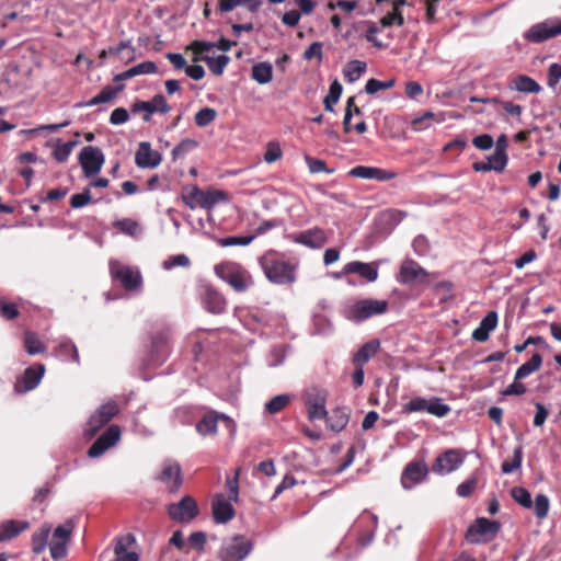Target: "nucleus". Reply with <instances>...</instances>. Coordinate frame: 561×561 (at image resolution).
I'll list each match as a JSON object with an SVG mask.
<instances>
[{
    "label": "nucleus",
    "instance_id": "nucleus-40",
    "mask_svg": "<svg viewBox=\"0 0 561 561\" xmlns=\"http://www.w3.org/2000/svg\"><path fill=\"white\" fill-rule=\"evenodd\" d=\"M343 87L337 79H335L329 89L328 95L323 100L324 108L329 112H334V105L339 102Z\"/></svg>",
    "mask_w": 561,
    "mask_h": 561
},
{
    "label": "nucleus",
    "instance_id": "nucleus-53",
    "mask_svg": "<svg viewBox=\"0 0 561 561\" xmlns=\"http://www.w3.org/2000/svg\"><path fill=\"white\" fill-rule=\"evenodd\" d=\"M394 84H396V80L394 79H389V80H386V81H380V80L371 78V79H369L366 82L365 91L368 94H375V93H377L380 90L391 89V88L394 87Z\"/></svg>",
    "mask_w": 561,
    "mask_h": 561
},
{
    "label": "nucleus",
    "instance_id": "nucleus-24",
    "mask_svg": "<svg viewBox=\"0 0 561 561\" xmlns=\"http://www.w3.org/2000/svg\"><path fill=\"white\" fill-rule=\"evenodd\" d=\"M427 277V272L415 261L405 260L401 264L399 280L402 284L411 285L415 282L423 283Z\"/></svg>",
    "mask_w": 561,
    "mask_h": 561
},
{
    "label": "nucleus",
    "instance_id": "nucleus-64",
    "mask_svg": "<svg viewBox=\"0 0 561 561\" xmlns=\"http://www.w3.org/2000/svg\"><path fill=\"white\" fill-rule=\"evenodd\" d=\"M188 265H190V259L185 254H178V255L171 256L168 260L163 261V263H162L163 268L167 271L172 270L175 266L186 267Z\"/></svg>",
    "mask_w": 561,
    "mask_h": 561
},
{
    "label": "nucleus",
    "instance_id": "nucleus-37",
    "mask_svg": "<svg viewBox=\"0 0 561 561\" xmlns=\"http://www.w3.org/2000/svg\"><path fill=\"white\" fill-rule=\"evenodd\" d=\"M542 357L539 353H535L531 358L520 365L515 373V380H520L528 377L541 367Z\"/></svg>",
    "mask_w": 561,
    "mask_h": 561
},
{
    "label": "nucleus",
    "instance_id": "nucleus-54",
    "mask_svg": "<svg viewBox=\"0 0 561 561\" xmlns=\"http://www.w3.org/2000/svg\"><path fill=\"white\" fill-rule=\"evenodd\" d=\"M535 515L539 519H543L548 516L550 502L547 495L537 494L534 502Z\"/></svg>",
    "mask_w": 561,
    "mask_h": 561
},
{
    "label": "nucleus",
    "instance_id": "nucleus-38",
    "mask_svg": "<svg viewBox=\"0 0 561 561\" xmlns=\"http://www.w3.org/2000/svg\"><path fill=\"white\" fill-rule=\"evenodd\" d=\"M50 530V526L45 524L39 528L38 531L33 534L32 550L34 553L39 554L45 551L48 543Z\"/></svg>",
    "mask_w": 561,
    "mask_h": 561
},
{
    "label": "nucleus",
    "instance_id": "nucleus-63",
    "mask_svg": "<svg viewBox=\"0 0 561 561\" xmlns=\"http://www.w3.org/2000/svg\"><path fill=\"white\" fill-rule=\"evenodd\" d=\"M92 199L90 188H84L82 193L73 194L70 197V206L72 208H81L88 205Z\"/></svg>",
    "mask_w": 561,
    "mask_h": 561
},
{
    "label": "nucleus",
    "instance_id": "nucleus-33",
    "mask_svg": "<svg viewBox=\"0 0 561 561\" xmlns=\"http://www.w3.org/2000/svg\"><path fill=\"white\" fill-rule=\"evenodd\" d=\"M250 12L255 13L262 5V0H219L218 10L221 13L231 12L237 7L245 5Z\"/></svg>",
    "mask_w": 561,
    "mask_h": 561
},
{
    "label": "nucleus",
    "instance_id": "nucleus-36",
    "mask_svg": "<svg viewBox=\"0 0 561 561\" xmlns=\"http://www.w3.org/2000/svg\"><path fill=\"white\" fill-rule=\"evenodd\" d=\"M367 65L362 60H351L348 61L344 69L343 75L347 82L353 83L360 78V76L366 71Z\"/></svg>",
    "mask_w": 561,
    "mask_h": 561
},
{
    "label": "nucleus",
    "instance_id": "nucleus-9",
    "mask_svg": "<svg viewBox=\"0 0 561 561\" xmlns=\"http://www.w3.org/2000/svg\"><path fill=\"white\" fill-rule=\"evenodd\" d=\"M105 162V157L99 147L85 146L79 153V163L85 178L96 175Z\"/></svg>",
    "mask_w": 561,
    "mask_h": 561
},
{
    "label": "nucleus",
    "instance_id": "nucleus-11",
    "mask_svg": "<svg viewBox=\"0 0 561 561\" xmlns=\"http://www.w3.org/2000/svg\"><path fill=\"white\" fill-rule=\"evenodd\" d=\"M75 524L71 519L55 528L49 545L50 556L54 560H60L67 554V545L70 540Z\"/></svg>",
    "mask_w": 561,
    "mask_h": 561
},
{
    "label": "nucleus",
    "instance_id": "nucleus-21",
    "mask_svg": "<svg viewBox=\"0 0 561 561\" xmlns=\"http://www.w3.org/2000/svg\"><path fill=\"white\" fill-rule=\"evenodd\" d=\"M428 473V467L424 461L410 462L402 472L401 483L407 490L412 489L415 484L421 483Z\"/></svg>",
    "mask_w": 561,
    "mask_h": 561
},
{
    "label": "nucleus",
    "instance_id": "nucleus-49",
    "mask_svg": "<svg viewBox=\"0 0 561 561\" xmlns=\"http://www.w3.org/2000/svg\"><path fill=\"white\" fill-rule=\"evenodd\" d=\"M114 227L121 232L135 237L140 232L139 224L133 219L124 218L114 222Z\"/></svg>",
    "mask_w": 561,
    "mask_h": 561
},
{
    "label": "nucleus",
    "instance_id": "nucleus-26",
    "mask_svg": "<svg viewBox=\"0 0 561 561\" xmlns=\"http://www.w3.org/2000/svg\"><path fill=\"white\" fill-rule=\"evenodd\" d=\"M348 174L359 179H374L380 182L389 181L396 178V173L385 169L367 165H357L350 170Z\"/></svg>",
    "mask_w": 561,
    "mask_h": 561
},
{
    "label": "nucleus",
    "instance_id": "nucleus-45",
    "mask_svg": "<svg viewBox=\"0 0 561 561\" xmlns=\"http://www.w3.org/2000/svg\"><path fill=\"white\" fill-rule=\"evenodd\" d=\"M523 460V447L518 445L515 447L513 457L510 460H505L502 463V472L505 474L512 473L522 466Z\"/></svg>",
    "mask_w": 561,
    "mask_h": 561
},
{
    "label": "nucleus",
    "instance_id": "nucleus-16",
    "mask_svg": "<svg viewBox=\"0 0 561 561\" xmlns=\"http://www.w3.org/2000/svg\"><path fill=\"white\" fill-rule=\"evenodd\" d=\"M121 438V428L118 425H111L98 439L90 446L88 456L96 458L102 456L107 449L115 446Z\"/></svg>",
    "mask_w": 561,
    "mask_h": 561
},
{
    "label": "nucleus",
    "instance_id": "nucleus-18",
    "mask_svg": "<svg viewBox=\"0 0 561 561\" xmlns=\"http://www.w3.org/2000/svg\"><path fill=\"white\" fill-rule=\"evenodd\" d=\"M291 240L310 249H321L328 242V234L322 228L313 227L293 234Z\"/></svg>",
    "mask_w": 561,
    "mask_h": 561
},
{
    "label": "nucleus",
    "instance_id": "nucleus-23",
    "mask_svg": "<svg viewBox=\"0 0 561 561\" xmlns=\"http://www.w3.org/2000/svg\"><path fill=\"white\" fill-rule=\"evenodd\" d=\"M136 543V538L133 534H126L115 539L113 561H139V556L130 548Z\"/></svg>",
    "mask_w": 561,
    "mask_h": 561
},
{
    "label": "nucleus",
    "instance_id": "nucleus-57",
    "mask_svg": "<svg viewBox=\"0 0 561 561\" xmlns=\"http://www.w3.org/2000/svg\"><path fill=\"white\" fill-rule=\"evenodd\" d=\"M359 25H364L367 27L365 37L377 48H383L385 45L376 37V34L379 32L377 25L371 21H362Z\"/></svg>",
    "mask_w": 561,
    "mask_h": 561
},
{
    "label": "nucleus",
    "instance_id": "nucleus-29",
    "mask_svg": "<svg viewBox=\"0 0 561 561\" xmlns=\"http://www.w3.org/2000/svg\"><path fill=\"white\" fill-rule=\"evenodd\" d=\"M344 274L356 273L368 282H375L378 277V270L371 264L353 261L347 263L343 268Z\"/></svg>",
    "mask_w": 561,
    "mask_h": 561
},
{
    "label": "nucleus",
    "instance_id": "nucleus-1",
    "mask_svg": "<svg viewBox=\"0 0 561 561\" xmlns=\"http://www.w3.org/2000/svg\"><path fill=\"white\" fill-rule=\"evenodd\" d=\"M259 263L266 278L273 284L288 285L296 280V265L277 252H266Z\"/></svg>",
    "mask_w": 561,
    "mask_h": 561
},
{
    "label": "nucleus",
    "instance_id": "nucleus-15",
    "mask_svg": "<svg viewBox=\"0 0 561 561\" xmlns=\"http://www.w3.org/2000/svg\"><path fill=\"white\" fill-rule=\"evenodd\" d=\"M328 392L324 389H313L306 398L307 412L310 421L324 420L328 416L325 408Z\"/></svg>",
    "mask_w": 561,
    "mask_h": 561
},
{
    "label": "nucleus",
    "instance_id": "nucleus-27",
    "mask_svg": "<svg viewBox=\"0 0 561 561\" xmlns=\"http://www.w3.org/2000/svg\"><path fill=\"white\" fill-rule=\"evenodd\" d=\"M497 313L496 311H489L486 316L480 321L479 327L473 330L471 337L477 342H485L489 340L490 333L497 325Z\"/></svg>",
    "mask_w": 561,
    "mask_h": 561
},
{
    "label": "nucleus",
    "instance_id": "nucleus-42",
    "mask_svg": "<svg viewBox=\"0 0 561 561\" xmlns=\"http://www.w3.org/2000/svg\"><path fill=\"white\" fill-rule=\"evenodd\" d=\"M219 417L227 419L225 415H221V416L206 415V416H204L196 424V431L201 435H204V436L209 435V434H215L217 432V422H218Z\"/></svg>",
    "mask_w": 561,
    "mask_h": 561
},
{
    "label": "nucleus",
    "instance_id": "nucleus-58",
    "mask_svg": "<svg viewBox=\"0 0 561 561\" xmlns=\"http://www.w3.org/2000/svg\"><path fill=\"white\" fill-rule=\"evenodd\" d=\"M380 24L382 27H389L393 24L402 26L404 24L402 11L392 8L391 12L380 19Z\"/></svg>",
    "mask_w": 561,
    "mask_h": 561
},
{
    "label": "nucleus",
    "instance_id": "nucleus-55",
    "mask_svg": "<svg viewBox=\"0 0 561 561\" xmlns=\"http://www.w3.org/2000/svg\"><path fill=\"white\" fill-rule=\"evenodd\" d=\"M254 238L255 236H232L219 239L218 244L220 247H245L249 245L254 240Z\"/></svg>",
    "mask_w": 561,
    "mask_h": 561
},
{
    "label": "nucleus",
    "instance_id": "nucleus-59",
    "mask_svg": "<svg viewBox=\"0 0 561 561\" xmlns=\"http://www.w3.org/2000/svg\"><path fill=\"white\" fill-rule=\"evenodd\" d=\"M477 485H478V479L473 474L457 486L456 493L460 497H469L476 490Z\"/></svg>",
    "mask_w": 561,
    "mask_h": 561
},
{
    "label": "nucleus",
    "instance_id": "nucleus-46",
    "mask_svg": "<svg viewBox=\"0 0 561 561\" xmlns=\"http://www.w3.org/2000/svg\"><path fill=\"white\" fill-rule=\"evenodd\" d=\"M289 402L290 397L288 394H278L266 402L265 409L270 414H276L285 409Z\"/></svg>",
    "mask_w": 561,
    "mask_h": 561
},
{
    "label": "nucleus",
    "instance_id": "nucleus-6",
    "mask_svg": "<svg viewBox=\"0 0 561 561\" xmlns=\"http://www.w3.org/2000/svg\"><path fill=\"white\" fill-rule=\"evenodd\" d=\"M500 529V522L479 517L476 519L474 524L468 528L466 539L471 543L488 542L496 537Z\"/></svg>",
    "mask_w": 561,
    "mask_h": 561
},
{
    "label": "nucleus",
    "instance_id": "nucleus-4",
    "mask_svg": "<svg viewBox=\"0 0 561 561\" xmlns=\"http://www.w3.org/2000/svg\"><path fill=\"white\" fill-rule=\"evenodd\" d=\"M182 199L191 209H195L196 207L211 209L220 202L227 201V194L219 190L203 191L193 186L182 195Z\"/></svg>",
    "mask_w": 561,
    "mask_h": 561
},
{
    "label": "nucleus",
    "instance_id": "nucleus-25",
    "mask_svg": "<svg viewBox=\"0 0 561 561\" xmlns=\"http://www.w3.org/2000/svg\"><path fill=\"white\" fill-rule=\"evenodd\" d=\"M214 520L217 524H226L234 517V508L230 500L224 494H216L211 501Z\"/></svg>",
    "mask_w": 561,
    "mask_h": 561
},
{
    "label": "nucleus",
    "instance_id": "nucleus-43",
    "mask_svg": "<svg viewBox=\"0 0 561 561\" xmlns=\"http://www.w3.org/2000/svg\"><path fill=\"white\" fill-rule=\"evenodd\" d=\"M198 146V142L194 139H183L179 145H176L172 150V159L173 161L183 159L193 151Z\"/></svg>",
    "mask_w": 561,
    "mask_h": 561
},
{
    "label": "nucleus",
    "instance_id": "nucleus-56",
    "mask_svg": "<svg viewBox=\"0 0 561 561\" xmlns=\"http://www.w3.org/2000/svg\"><path fill=\"white\" fill-rule=\"evenodd\" d=\"M508 158L506 153H500L494 151L488 157V163L491 167V171L502 172L506 168Z\"/></svg>",
    "mask_w": 561,
    "mask_h": 561
},
{
    "label": "nucleus",
    "instance_id": "nucleus-20",
    "mask_svg": "<svg viewBox=\"0 0 561 561\" xmlns=\"http://www.w3.org/2000/svg\"><path fill=\"white\" fill-rule=\"evenodd\" d=\"M201 299L205 309L214 314L222 313L227 306L225 297L210 285L202 287Z\"/></svg>",
    "mask_w": 561,
    "mask_h": 561
},
{
    "label": "nucleus",
    "instance_id": "nucleus-34",
    "mask_svg": "<svg viewBox=\"0 0 561 561\" xmlns=\"http://www.w3.org/2000/svg\"><path fill=\"white\" fill-rule=\"evenodd\" d=\"M45 373V366L42 364L31 366L25 369L23 381H24V390L30 391L35 389L38 383L41 382V379L43 378Z\"/></svg>",
    "mask_w": 561,
    "mask_h": 561
},
{
    "label": "nucleus",
    "instance_id": "nucleus-14",
    "mask_svg": "<svg viewBox=\"0 0 561 561\" xmlns=\"http://www.w3.org/2000/svg\"><path fill=\"white\" fill-rule=\"evenodd\" d=\"M465 461V456L458 449H447L440 454L432 466V471L445 476L456 471Z\"/></svg>",
    "mask_w": 561,
    "mask_h": 561
},
{
    "label": "nucleus",
    "instance_id": "nucleus-39",
    "mask_svg": "<svg viewBox=\"0 0 561 561\" xmlns=\"http://www.w3.org/2000/svg\"><path fill=\"white\" fill-rule=\"evenodd\" d=\"M273 78V67L270 62H259L252 67V79L260 84L268 83Z\"/></svg>",
    "mask_w": 561,
    "mask_h": 561
},
{
    "label": "nucleus",
    "instance_id": "nucleus-17",
    "mask_svg": "<svg viewBox=\"0 0 561 561\" xmlns=\"http://www.w3.org/2000/svg\"><path fill=\"white\" fill-rule=\"evenodd\" d=\"M158 480L165 484L171 492H176L183 483L182 470L179 462L170 459L165 460L162 463V470Z\"/></svg>",
    "mask_w": 561,
    "mask_h": 561
},
{
    "label": "nucleus",
    "instance_id": "nucleus-7",
    "mask_svg": "<svg viewBox=\"0 0 561 561\" xmlns=\"http://www.w3.org/2000/svg\"><path fill=\"white\" fill-rule=\"evenodd\" d=\"M112 278L118 280L126 290L138 289L142 284V277L137 268L123 265L117 260L108 263Z\"/></svg>",
    "mask_w": 561,
    "mask_h": 561
},
{
    "label": "nucleus",
    "instance_id": "nucleus-28",
    "mask_svg": "<svg viewBox=\"0 0 561 561\" xmlns=\"http://www.w3.org/2000/svg\"><path fill=\"white\" fill-rule=\"evenodd\" d=\"M508 89L512 91H518L522 93H539L541 91V85L526 75H518L514 79H512L508 83Z\"/></svg>",
    "mask_w": 561,
    "mask_h": 561
},
{
    "label": "nucleus",
    "instance_id": "nucleus-10",
    "mask_svg": "<svg viewBox=\"0 0 561 561\" xmlns=\"http://www.w3.org/2000/svg\"><path fill=\"white\" fill-rule=\"evenodd\" d=\"M561 35V20L547 19L543 22L534 24L524 35L530 43H542L547 39Z\"/></svg>",
    "mask_w": 561,
    "mask_h": 561
},
{
    "label": "nucleus",
    "instance_id": "nucleus-35",
    "mask_svg": "<svg viewBox=\"0 0 561 561\" xmlns=\"http://www.w3.org/2000/svg\"><path fill=\"white\" fill-rule=\"evenodd\" d=\"M125 85L119 83L117 87L105 85L94 98L85 103V106H94L101 103L112 101L117 93L123 91Z\"/></svg>",
    "mask_w": 561,
    "mask_h": 561
},
{
    "label": "nucleus",
    "instance_id": "nucleus-5",
    "mask_svg": "<svg viewBox=\"0 0 561 561\" xmlns=\"http://www.w3.org/2000/svg\"><path fill=\"white\" fill-rule=\"evenodd\" d=\"M118 412L119 408L113 400L100 405L88 420L84 427V436L92 438L102 427L108 424Z\"/></svg>",
    "mask_w": 561,
    "mask_h": 561
},
{
    "label": "nucleus",
    "instance_id": "nucleus-3",
    "mask_svg": "<svg viewBox=\"0 0 561 561\" xmlns=\"http://www.w3.org/2000/svg\"><path fill=\"white\" fill-rule=\"evenodd\" d=\"M388 310V301L385 299H360L344 310L346 319L359 323L374 316L383 314Z\"/></svg>",
    "mask_w": 561,
    "mask_h": 561
},
{
    "label": "nucleus",
    "instance_id": "nucleus-13",
    "mask_svg": "<svg viewBox=\"0 0 561 561\" xmlns=\"http://www.w3.org/2000/svg\"><path fill=\"white\" fill-rule=\"evenodd\" d=\"M171 111L163 94H156L150 101H136L131 105V113L144 112L142 121L149 123L153 113L167 114Z\"/></svg>",
    "mask_w": 561,
    "mask_h": 561
},
{
    "label": "nucleus",
    "instance_id": "nucleus-50",
    "mask_svg": "<svg viewBox=\"0 0 561 561\" xmlns=\"http://www.w3.org/2000/svg\"><path fill=\"white\" fill-rule=\"evenodd\" d=\"M216 110L211 107H204L195 114L194 121L198 127H206L210 123H213L216 119Z\"/></svg>",
    "mask_w": 561,
    "mask_h": 561
},
{
    "label": "nucleus",
    "instance_id": "nucleus-62",
    "mask_svg": "<svg viewBox=\"0 0 561 561\" xmlns=\"http://www.w3.org/2000/svg\"><path fill=\"white\" fill-rule=\"evenodd\" d=\"M187 540L191 547L196 549L199 553H203L205 551L207 537L204 531L192 533Z\"/></svg>",
    "mask_w": 561,
    "mask_h": 561
},
{
    "label": "nucleus",
    "instance_id": "nucleus-61",
    "mask_svg": "<svg viewBox=\"0 0 561 561\" xmlns=\"http://www.w3.org/2000/svg\"><path fill=\"white\" fill-rule=\"evenodd\" d=\"M561 79V65L553 62L548 68L547 84L549 88L554 89Z\"/></svg>",
    "mask_w": 561,
    "mask_h": 561
},
{
    "label": "nucleus",
    "instance_id": "nucleus-31",
    "mask_svg": "<svg viewBox=\"0 0 561 561\" xmlns=\"http://www.w3.org/2000/svg\"><path fill=\"white\" fill-rule=\"evenodd\" d=\"M380 347L379 340H370L365 343L353 356V364L355 366H364L370 358H373Z\"/></svg>",
    "mask_w": 561,
    "mask_h": 561
},
{
    "label": "nucleus",
    "instance_id": "nucleus-60",
    "mask_svg": "<svg viewBox=\"0 0 561 561\" xmlns=\"http://www.w3.org/2000/svg\"><path fill=\"white\" fill-rule=\"evenodd\" d=\"M283 156L280 146L275 141H270L264 153V161L266 163H273L279 160Z\"/></svg>",
    "mask_w": 561,
    "mask_h": 561
},
{
    "label": "nucleus",
    "instance_id": "nucleus-30",
    "mask_svg": "<svg viewBox=\"0 0 561 561\" xmlns=\"http://www.w3.org/2000/svg\"><path fill=\"white\" fill-rule=\"evenodd\" d=\"M30 527L28 522L24 520H5L0 524V541H7L16 537Z\"/></svg>",
    "mask_w": 561,
    "mask_h": 561
},
{
    "label": "nucleus",
    "instance_id": "nucleus-48",
    "mask_svg": "<svg viewBox=\"0 0 561 561\" xmlns=\"http://www.w3.org/2000/svg\"><path fill=\"white\" fill-rule=\"evenodd\" d=\"M511 495L520 506L525 508L533 507L531 495L528 490L523 486H514L511 490Z\"/></svg>",
    "mask_w": 561,
    "mask_h": 561
},
{
    "label": "nucleus",
    "instance_id": "nucleus-41",
    "mask_svg": "<svg viewBox=\"0 0 561 561\" xmlns=\"http://www.w3.org/2000/svg\"><path fill=\"white\" fill-rule=\"evenodd\" d=\"M202 60L206 62L207 67L214 75L220 76L229 64L230 58L226 55H219L217 57L203 56Z\"/></svg>",
    "mask_w": 561,
    "mask_h": 561
},
{
    "label": "nucleus",
    "instance_id": "nucleus-2",
    "mask_svg": "<svg viewBox=\"0 0 561 561\" xmlns=\"http://www.w3.org/2000/svg\"><path fill=\"white\" fill-rule=\"evenodd\" d=\"M215 273L238 293L247 291L254 283L250 273L234 262H224L216 265Z\"/></svg>",
    "mask_w": 561,
    "mask_h": 561
},
{
    "label": "nucleus",
    "instance_id": "nucleus-19",
    "mask_svg": "<svg viewBox=\"0 0 561 561\" xmlns=\"http://www.w3.org/2000/svg\"><path fill=\"white\" fill-rule=\"evenodd\" d=\"M169 337L168 330L160 331L151 337L150 345V363L152 365H161L169 354Z\"/></svg>",
    "mask_w": 561,
    "mask_h": 561
},
{
    "label": "nucleus",
    "instance_id": "nucleus-8",
    "mask_svg": "<svg viewBox=\"0 0 561 561\" xmlns=\"http://www.w3.org/2000/svg\"><path fill=\"white\" fill-rule=\"evenodd\" d=\"M253 545L243 536L237 535L225 541L219 551L220 561H243L252 551Z\"/></svg>",
    "mask_w": 561,
    "mask_h": 561
},
{
    "label": "nucleus",
    "instance_id": "nucleus-22",
    "mask_svg": "<svg viewBox=\"0 0 561 561\" xmlns=\"http://www.w3.org/2000/svg\"><path fill=\"white\" fill-rule=\"evenodd\" d=\"M162 161V156L151 148L150 142L142 141L139 144L135 153V163L141 169H154Z\"/></svg>",
    "mask_w": 561,
    "mask_h": 561
},
{
    "label": "nucleus",
    "instance_id": "nucleus-52",
    "mask_svg": "<svg viewBox=\"0 0 561 561\" xmlns=\"http://www.w3.org/2000/svg\"><path fill=\"white\" fill-rule=\"evenodd\" d=\"M428 399L423 397L412 398L408 403L402 407V413L410 414L414 412H427Z\"/></svg>",
    "mask_w": 561,
    "mask_h": 561
},
{
    "label": "nucleus",
    "instance_id": "nucleus-44",
    "mask_svg": "<svg viewBox=\"0 0 561 561\" xmlns=\"http://www.w3.org/2000/svg\"><path fill=\"white\" fill-rule=\"evenodd\" d=\"M450 412V407L443 402L440 398L431 397L427 403V413L437 416L444 417Z\"/></svg>",
    "mask_w": 561,
    "mask_h": 561
},
{
    "label": "nucleus",
    "instance_id": "nucleus-12",
    "mask_svg": "<svg viewBox=\"0 0 561 561\" xmlns=\"http://www.w3.org/2000/svg\"><path fill=\"white\" fill-rule=\"evenodd\" d=\"M199 513L196 501L186 495L178 503H172L168 506V514L171 519L178 523H190Z\"/></svg>",
    "mask_w": 561,
    "mask_h": 561
},
{
    "label": "nucleus",
    "instance_id": "nucleus-47",
    "mask_svg": "<svg viewBox=\"0 0 561 561\" xmlns=\"http://www.w3.org/2000/svg\"><path fill=\"white\" fill-rule=\"evenodd\" d=\"M24 346L30 355L41 354L45 351V346L32 332H26L24 336Z\"/></svg>",
    "mask_w": 561,
    "mask_h": 561
},
{
    "label": "nucleus",
    "instance_id": "nucleus-32",
    "mask_svg": "<svg viewBox=\"0 0 561 561\" xmlns=\"http://www.w3.org/2000/svg\"><path fill=\"white\" fill-rule=\"evenodd\" d=\"M328 426L334 432H341L345 428L350 420V413L345 408H335L328 413L325 417Z\"/></svg>",
    "mask_w": 561,
    "mask_h": 561
},
{
    "label": "nucleus",
    "instance_id": "nucleus-51",
    "mask_svg": "<svg viewBox=\"0 0 561 561\" xmlns=\"http://www.w3.org/2000/svg\"><path fill=\"white\" fill-rule=\"evenodd\" d=\"M77 145V140H70L65 144L57 145L53 152L55 160L58 162H65Z\"/></svg>",
    "mask_w": 561,
    "mask_h": 561
}]
</instances>
